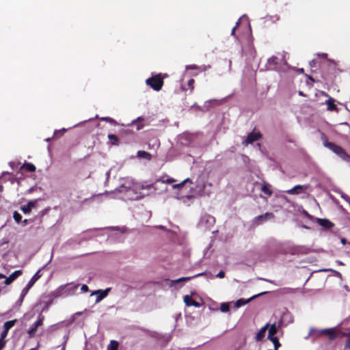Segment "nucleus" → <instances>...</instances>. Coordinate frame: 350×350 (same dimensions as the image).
<instances>
[{
	"label": "nucleus",
	"instance_id": "1",
	"mask_svg": "<svg viewBox=\"0 0 350 350\" xmlns=\"http://www.w3.org/2000/svg\"><path fill=\"white\" fill-rule=\"evenodd\" d=\"M159 181V180H157L154 183L149 184L146 182L133 184V190L137 194L135 199H141L146 196L153 193L157 190L155 183Z\"/></svg>",
	"mask_w": 350,
	"mask_h": 350
},
{
	"label": "nucleus",
	"instance_id": "2",
	"mask_svg": "<svg viewBox=\"0 0 350 350\" xmlns=\"http://www.w3.org/2000/svg\"><path fill=\"white\" fill-rule=\"evenodd\" d=\"M322 140L325 147L329 148L344 161L350 162V155L342 147L334 142H329L327 137L323 133L322 134Z\"/></svg>",
	"mask_w": 350,
	"mask_h": 350
},
{
	"label": "nucleus",
	"instance_id": "3",
	"mask_svg": "<svg viewBox=\"0 0 350 350\" xmlns=\"http://www.w3.org/2000/svg\"><path fill=\"white\" fill-rule=\"evenodd\" d=\"M79 284H75L73 282L68 283L64 285H62L58 287L53 293L56 297L69 295H72L75 291L78 288Z\"/></svg>",
	"mask_w": 350,
	"mask_h": 350
},
{
	"label": "nucleus",
	"instance_id": "4",
	"mask_svg": "<svg viewBox=\"0 0 350 350\" xmlns=\"http://www.w3.org/2000/svg\"><path fill=\"white\" fill-rule=\"evenodd\" d=\"M339 334V331L335 328H327L323 329L321 330H317L315 329H311L310 331V334L315 335V336H326L331 340L335 339Z\"/></svg>",
	"mask_w": 350,
	"mask_h": 350
},
{
	"label": "nucleus",
	"instance_id": "5",
	"mask_svg": "<svg viewBox=\"0 0 350 350\" xmlns=\"http://www.w3.org/2000/svg\"><path fill=\"white\" fill-rule=\"evenodd\" d=\"M146 83L154 90L159 91L161 90L164 83L163 77L161 74H157L147 79Z\"/></svg>",
	"mask_w": 350,
	"mask_h": 350
},
{
	"label": "nucleus",
	"instance_id": "6",
	"mask_svg": "<svg viewBox=\"0 0 350 350\" xmlns=\"http://www.w3.org/2000/svg\"><path fill=\"white\" fill-rule=\"evenodd\" d=\"M44 317L42 315H39L38 319L33 324L32 327L27 331L28 338H33L36 336L38 328L42 325Z\"/></svg>",
	"mask_w": 350,
	"mask_h": 350
},
{
	"label": "nucleus",
	"instance_id": "7",
	"mask_svg": "<svg viewBox=\"0 0 350 350\" xmlns=\"http://www.w3.org/2000/svg\"><path fill=\"white\" fill-rule=\"evenodd\" d=\"M308 188V185H295L292 189L287 190L286 192L290 195H296L304 193Z\"/></svg>",
	"mask_w": 350,
	"mask_h": 350
},
{
	"label": "nucleus",
	"instance_id": "8",
	"mask_svg": "<svg viewBox=\"0 0 350 350\" xmlns=\"http://www.w3.org/2000/svg\"><path fill=\"white\" fill-rule=\"evenodd\" d=\"M274 217V215L272 213H266L263 215H260L255 217L254 222L256 225L261 224L263 221L269 220Z\"/></svg>",
	"mask_w": 350,
	"mask_h": 350
},
{
	"label": "nucleus",
	"instance_id": "9",
	"mask_svg": "<svg viewBox=\"0 0 350 350\" xmlns=\"http://www.w3.org/2000/svg\"><path fill=\"white\" fill-rule=\"evenodd\" d=\"M110 291H111V288H107L105 290H97L96 291H94L92 293V295H98V296L96 299V303H98L101 300H103L105 297L107 296V295Z\"/></svg>",
	"mask_w": 350,
	"mask_h": 350
},
{
	"label": "nucleus",
	"instance_id": "10",
	"mask_svg": "<svg viewBox=\"0 0 350 350\" xmlns=\"http://www.w3.org/2000/svg\"><path fill=\"white\" fill-rule=\"evenodd\" d=\"M261 137H262V135L260 132H257V133L251 132L247 135V138L245 141V143L246 144H252L254 142L260 139L261 138Z\"/></svg>",
	"mask_w": 350,
	"mask_h": 350
},
{
	"label": "nucleus",
	"instance_id": "11",
	"mask_svg": "<svg viewBox=\"0 0 350 350\" xmlns=\"http://www.w3.org/2000/svg\"><path fill=\"white\" fill-rule=\"evenodd\" d=\"M23 271L21 270H16L14 271L9 277L5 278V280L4 284L5 285H10L12 284L18 276L22 275Z\"/></svg>",
	"mask_w": 350,
	"mask_h": 350
},
{
	"label": "nucleus",
	"instance_id": "12",
	"mask_svg": "<svg viewBox=\"0 0 350 350\" xmlns=\"http://www.w3.org/2000/svg\"><path fill=\"white\" fill-rule=\"evenodd\" d=\"M267 293V292H263V293H259L258 295H254L252 296V297H250V299H239L237 301L236 304H235V306L237 308H239L241 306H243L244 305H245L246 304L249 303L251 300H252L253 299L257 297L259 295H264Z\"/></svg>",
	"mask_w": 350,
	"mask_h": 350
},
{
	"label": "nucleus",
	"instance_id": "13",
	"mask_svg": "<svg viewBox=\"0 0 350 350\" xmlns=\"http://www.w3.org/2000/svg\"><path fill=\"white\" fill-rule=\"evenodd\" d=\"M184 302L187 306H195L196 308L200 306L198 302L193 300L191 297L188 295L184 296Z\"/></svg>",
	"mask_w": 350,
	"mask_h": 350
},
{
	"label": "nucleus",
	"instance_id": "14",
	"mask_svg": "<svg viewBox=\"0 0 350 350\" xmlns=\"http://www.w3.org/2000/svg\"><path fill=\"white\" fill-rule=\"evenodd\" d=\"M317 223L326 230L330 229L334 226V224L327 219H318Z\"/></svg>",
	"mask_w": 350,
	"mask_h": 350
},
{
	"label": "nucleus",
	"instance_id": "15",
	"mask_svg": "<svg viewBox=\"0 0 350 350\" xmlns=\"http://www.w3.org/2000/svg\"><path fill=\"white\" fill-rule=\"evenodd\" d=\"M268 69L275 70L278 64V58L275 56H272L267 61Z\"/></svg>",
	"mask_w": 350,
	"mask_h": 350
},
{
	"label": "nucleus",
	"instance_id": "16",
	"mask_svg": "<svg viewBox=\"0 0 350 350\" xmlns=\"http://www.w3.org/2000/svg\"><path fill=\"white\" fill-rule=\"evenodd\" d=\"M335 100L332 97H329L325 103L327 104V109L330 111H338V107L334 103Z\"/></svg>",
	"mask_w": 350,
	"mask_h": 350
},
{
	"label": "nucleus",
	"instance_id": "17",
	"mask_svg": "<svg viewBox=\"0 0 350 350\" xmlns=\"http://www.w3.org/2000/svg\"><path fill=\"white\" fill-rule=\"evenodd\" d=\"M144 118L142 117H138L136 120H133L132 124L135 126L136 130L139 131L144 128V125L143 122Z\"/></svg>",
	"mask_w": 350,
	"mask_h": 350
},
{
	"label": "nucleus",
	"instance_id": "18",
	"mask_svg": "<svg viewBox=\"0 0 350 350\" xmlns=\"http://www.w3.org/2000/svg\"><path fill=\"white\" fill-rule=\"evenodd\" d=\"M268 324H267L265 326H264L263 327H262L258 332V333L256 334V340L258 341H260L263 339V338L265 337V332H266V330H267V328L268 327Z\"/></svg>",
	"mask_w": 350,
	"mask_h": 350
},
{
	"label": "nucleus",
	"instance_id": "19",
	"mask_svg": "<svg viewBox=\"0 0 350 350\" xmlns=\"http://www.w3.org/2000/svg\"><path fill=\"white\" fill-rule=\"evenodd\" d=\"M137 156L139 158L146 159L148 161H150L152 159V155L144 150H139L137 152Z\"/></svg>",
	"mask_w": 350,
	"mask_h": 350
},
{
	"label": "nucleus",
	"instance_id": "20",
	"mask_svg": "<svg viewBox=\"0 0 350 350\" xmlns=\"http://www.w3.org/2000/svg\"><path fill=\"white\" fill-rule=\"evenodd\" d=\"M21 170H26L29 172H33L36 171V166L31 163H25L21 167Z\"/></svg>",
	"mask_w": 350,
	"mask_h": 350
},
{
	"label": "nucleus",
	"instance_id": "21",
	"mask_svg": "<svg viewBox=\"0 0 350 350\" xmlns=\"http://www.w3.org/2000/svg\"><path fill=\"white\" fill-rule=\"evenodd\" d=\"M261 191L268 196H271L273 193V191L270 189V185L267 183H264L261 187Z\"/></svg>",
	"mask_w": 350,
	"mask_h": 350
},
{
	"label": "nucleus",
	"instance_id": "22",
	"mask_svg": "<svg viewBox=\"0 0 350 350\" xmlns=\"http://www.w3.org/2000/svg\"><path fill=\"white\" fill-rule=\"evenodd\" d=\"M108 139H109L111 145H113V146L118 145L119 138L116 135L109 134Z\"/></svg>",
	"mask_w": 350,
	"mask_h": 350
},
{
	"label": "nucleus",
	"instance_id": "23",
	"mask_svg": "<svg viewBox=\"0 0 350 350\" xmlns=\"http://www.w3.org/2000/svg\"><path fill=\"white\" fill-rule=\"evenodd\" d=\"M277 332H278V329H277L275 324L271 325L269 329L268 338H271V337L275 336Z\"/></svg>",
	"mask_w": 350,
	"mask_h": 350
},
{
	"label": "nucleus",
	"instance_id": "24",
	"mask_svg": "<svg viewBox=\"0 0 350 350\" xmlns=\"http://www.w3.org/2000/svg\"><path fill=\"white\" fill-rule=\"evenodd\" d=\"M16 322V319L5 322L3 325V329L9 332V330L15 325Z\"/></svg>",
	"mask_w": 350,
	"mask_h": 350
},
{
	"label": "nucleus",
	"instance_id": "25",
	"mask_svg": "<svg viewBox=\"0 0 350 350\" xmlns=\"http://www.w3.org/2000/svg\"><path fill=\"white\" fill-rule=\"evenodd\" d=\"M42 276L41 271L38 270L30 279L29 281L33 285L36 283V282Z\"/></svg>",
	"mask_w": 350,
	"mask_h": 350
},
{
	"label": "nucleus",
	"instance_id": "26",
	"mask_svg": "<svg viewBox=\"0 0 350 350\" xmlns=\"http://www.w3.org/2000/svg\"><path fill=\"white\" fill-rule=\"evenodd\" d=\"M194 83H195V80L193 79H190L187 82L188 88H186L182 86V90L183 91H187V90H190L191 91H193L194 89Z\"/></svg>",
	"mask_w": 350,
	"mask_h": 350
},
{
	"label": "nucleus",
	"instance_id": "27",
	"mask_svg": "<svg viewBox=\"0 0 350 350\" xmlns=\"http://www.w3.org/2000/svg\"><path fill=\"white\" fill-rule=\"evenodd\" d=\"M118 342L116 340H111L109 345L107 346V350H118Z\"/></svg>",
	"mask_w": 350,
	"mask_h": 350
},
{
	"label": "nucleus",
	"instance_id": "28",
	"mask_svg": "<svg viewBox=\"0 0 350 350\" xmlns=\"http://www.w3.org/2000/svg\"><path fill=\"white\" fill-rule=\"evenodd\" d=\"M269 339L273 343L274 350H278L279 347H280V345H281L279 342L278 338L276 336H273Z\"/></svg>",
	"mask_w": 350,
	"mask_h": 350
},
{
	"label": "nucleus",
	"instance_id": "29",
	"mask_svg": "<svg viewBox=\"0 0 350 350\" xmlns=\"http://www.w3.org/2000/svg\"><path fill=\"white\" fill-rule=\"evenodd\" d=\"M13 217L17 223H20L22 220V216L18 211H14L13 213Z\"/></svg>",
	"mask_w": 350,
	"mask_h": 350
},
{
	"label": "nucleus",
	"instance_id": "30",
	"mask_svg": "<svg viewBox=\"0 0 350 350\" xmlns=\"http://www.w3.org/2000/svg\"><path fill=\"white\" fill-rule=\"evenodd\" d=\"M100 120L103 121L107 122L111 124H114V125L117 124V122L114 119H113L110 117H103L100 118Z\"/></svg>",
	"mask_w": 350,
	"mask_h": 350
},
{
	"label": "nucleus",
	"instance_id": "31",
	"mask_svg": "<svg viewBox=\"0 0 350 350\" xmlns=\"http://www.w3.org/2000/svg\"><path fill=\"white\" fill-rule=\"evenodd\" d=\"M203 275V273H200V274H198L195 276H192V277H183V278H180L179 279H178L177 280H176V282L178 283V282H183V281H188L189 280H191V278H193L195 277H197V276H199V275Z\"/></svg>",
	"mask_w": 350,
	"mask_h": 350
},
{
	"label": "nucleus",
	"instance_id": "32",
	"mask_svg": "<svg viewBox=\"0 0 350 350\" xmlns=\"http://www.w3.org/2000/svg\"><path fill=\"white\" fill-rule=\"evenodd\" d=\"M220 309L223 312H227L230 310V306L227 303H222Z\"/></svg>",
	"mask_w": 350,
	"mask_h": 350
},
{
	"label": "nucleus",
	"instance_id": "33",
	"mask_svg": "<svg viewBox=\"0 0 350 350\" xmlns=\"http://www.w3.org/2000/svg\"><path fill=\"white\" fill-rule=\"evenodd\" d=\"M37 200H33V201H29L27 204V206L29 207V208H30V210L31 211V209L34 207H36V205L37 204Z\"/></svg>",
	"mask_w": 350,
	"mask_h": 350
},
{
	"label": "nucleus",
	"instance_id": "34",
	"mask_svg": "<svg viewBox=\"0 0 350 350\" xmlns=\"http://www.w3.org/2000/svg\"><path fill=\"white\" fill-rule=\"evenodd\" d=\"M29 291V290L27 289L25 287L23 289L20 297V300L21 301H23V299L25 298Z\"/></svg>",
	"mask_w": 350,
	"mask_h": 350
},
{
	"label": "nucleus",
	"instance_id": "35",
	"mask_svg": "<svg viewBox=\"0 0 350 350\" xmlns=\"http://www.w3.org/2000/svg\"><path fill=\"white\" fill-rule=\"evenodd\" d=\"M21 210L25 213V214H27V213H29L31 212V210L30 208H29V207L26 205H24V206H22L21 207Z\"/></svg>",
	"mask_w": 350,
	"mask_h": 350
},
{
	"label": "nucleus",
	"instance_id": "36",
	"mask_svg": "<svg viewBox=\"0 0 350 350\" xmlns=\"http://www.w3.org/2000/svg\"><path fill=\"white\" fill-rule=\"evenodd\" d=\"M239 23H240V21L239 20L236 23V25L232 28V31H231V35L233 36H236L235 35V31H236V29L237 28L239 27Z\"/></svg>",
	"mask_w": 350,
	"mask_h": 350
},
{
	"label": "nucleus",
	"instance_id": "37",
	"mask_svg": "<svg viewBox=\"0 0 350 350\" xmlns=\"http://www.w3.org/2000/svg\"><path fill=\"white\" fill-rule=\"evenodd\" d=\"M347 336V340L346 341L345 347L350 349V331L348 334H345Z\"/></svg>",
	"mask_w": 350,
	"mask_h": 350
},
{
	"label": "nucleus",
	"instance_id": "38",
	"mask_svg": "<svg viewBox=\"0 0 350 350\" xmlns=\"http://www.w3.org/2000/svg\"><path fill=\"white\" fill-rule=\"evenodd\" d=\"M8 331L3 329L1 334V338L0 339H2V340H4L5 338L7 336Z\"/></svg>",
	"mask_w": 350,
	"mask_h": 350
},
{
	"label": "nucleus",
	"instance_id": "39",
	"mask_svg": "<svg viewBox=\"0 0 350 350\" xmlns=\"http://www.w3.org/2000/svg\"><path fill=\"white\" fill-rule=\"evenodd\" d=\"M81 290L83 293H87V292L89 291V288H88V286L86 284H83L81 286Z\"/></svg>",
	"mask_w": 350,
	"mask_h": 350
},
{
	"label": "nucleus",
	"instance_id": "40",
	"mask_svg": "<svg viewBox=\"0 0 350 350\" xmlns=\"http://www.w3.org/2000/svg\"><path fill=\"white\" fill-rule=\"evenodd\" d=\"M153 141V143H152V146H157V147H159V145H160V142H159V140L158 139H152Z\"/></svg>",
	"mask_w": 350,
	"mask_h": 350
},
{
	"label": "nucleus",
	"instance_id": "41",
	"mask_svg": "<svg viewBox=\"0 0 350 350\" xmlns=\"http://www.w3.org/2000/svg\"><path fill=\"white\" fill-rule=\"evenodd\" d=\"M217 278H224L225 277V273L223 271H220L216 275Z\"/></svg>",
	"mask_w": 350,
	"mask_h": 350
},
{
	"label": "nucleus",
	"instance_id": "42",
	"mask_svg": "<svg viewBox=\"0 0 350 350\" xmlns=\"http://www.w3.org/2000/svg\"><path fill=\"white\" fill-rule=\"evenodd\" d=\"M198 68V66L196 65H189V66H187L186 67V69L187 70H195V69H197Z\"/></svg>",
	"mask_w": 350,
	"mask_h": 350
},
{
	"label": "nucleus",
	"instance_id": "43",
	"mask_svg": "<svg viewBox=\"0 0 350 350\" xmlns=\"http://www.w3.org/2000/svg\"><path fill=\"white\" fill-rule=\"evenodd\" d=\"M5 345V341L0 339V350H1Z\"/></svg>",
	"mask_w": 350,
	"mask_h": 350
},
{
	"label": "nucleus",
	"instance_id": "44",
	"mask_svg": "<svg viewBox=\"0 0 350 350\" xmlns=\"http://www.w3.org/2000/svg\"><path fill=\"white\" fill-rule=\"evenodd\" d=\"M184 185V183H180L179 184H176V185H174L173 186L174 188H180V187H182Z\"/></svg>",
	"mask_w": 350,
	"mask_h": 350
},
{
	"label": "nucleus",
	"instance_id": "45",
	"mask_svg": "<svg viewBox=\"0 0 350 350\" xmlns=\"http://www.w3.org/2000/svg\"><path fill=\"white\" fill-rule=\"evenodd\" d=\"M33 286V285L29 282L28 284H27V286H25V288L29 290Z\"/></svg>",
	"mask_w": 350,
	"mask_h": 350
},
{
	"label": "nucleus",
	"instance_id": "46",
	"mask_svg": "<svg viewBox=\"0 0 350 350\" xmlns=\"http://www.w3.org/2000/svg\"><path fill=\"white\" fill-rule=\"evenodd\" d=\"M174 181H175V180H174V179H173V178H168V179L165 181V183H174Z\"/></svg>",
	"mask_w": 350,
	"mask_h": 350
},
{
	"label": "nucleus",
	"instance_id": "47",
	"mask_svg": "<svg viewBox=\"0 0 350 350\" xmlns=\"http://www.w3.org/2000/svg\"><path fill=\"white\" fill-rule=\"evenodd\" d=\"M188 182L191 183V180L189 178L185 179L184 181H183V183H184V184L186 183H188Z\"/></svg>",
	"mask_w": 350,
	"mask_h": 350
},
{
	"label": "nucleus",
	"instance_id": "48",
	"mask_svg": "<svg viewBox=\"0 0 350 350\" xmlns=\"http://www.w3.org/2000/svg\"><path fill=\"white\" fill-rule=\"evenodd\" d=\"M5 278V276L3 274L0 273V279Z\"/></svg>",
	"mask_w": 350,
	"mask_h": 350
},
{
	"label": "nucleus",
	"instance_id": "49",
	"mask_svg": "<svg viewBox=\"0 0 350 350\" xmlns=\"http://www.w3.org/2000/svg\"><path fill=\"white\" fill-rule=\"evenodd\" d=\"M327 55V53H323V54L321 55V56H323V57H326Z\"/></svg>",
	"mask_w": 350,
	"mask_h": 350
},
{
	"label": "nucleus",
	"instance_id": "50",
	"mask_svg": "<svg viewBox=\"0 0 350 350\" xmlns=\"http://www.w3.org/2000/svg\"><path fill=\"white\" fill-rule=\"evenodd\" d=\"M275 21H279V19H280L279 16H275Z\"/></svg>",
	"mask_w": 350,
	"mask_h": 350
},
{
	"label": "nucleus",
	"instance_id": "51",
	"mask_svg": "<svg viewBox=\"0 0 350 350\" xmlns=\"http://www.w3.org/2000/svg\"><path fill=\"white\" fill-rule=\"evenodd\" d=\"M267 282H270V283H273V281H271V280H267Z\"/></svg>",
	"mask_w": 350,
	"mask_h": 350
},
{
	"label": "nucleus",
	"instance_id": "52",
	"mask_svg": "<svg viewBox=\"0 0 350 350\" xmlns=\"http://www.w3.org/2000/svg\"><path fill=\"white\" fill-rule=\"evenodd\" d=\"M2 189H3V187H2V186H1V187H0V191H2Z\"/></svg>",
	"mask_w": 350,
	"mask_h": 350
},
{
	"label": "nucleus",
	"instance_id": "53",
	"mask_svg": "<svg viewBox=\"0 0 350 350\" xmlns=\"http://www.w3.org/2000/svg\"><path fill=\"white\" fill-rule=\"evenodd\" d=\"M27 219H25V220L23 221V222H24V223H27Z\"/></svg>",
	"mask_w": 350,
	"mask_h": 350
}]
</instances>
